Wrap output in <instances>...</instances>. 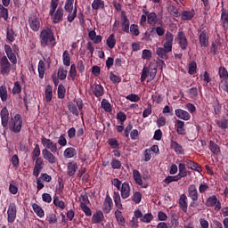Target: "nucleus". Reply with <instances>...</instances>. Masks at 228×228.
Segmentation results:
<instances>
[{"mask_svg": "<svg viewBox=\"0 0 228 228\" xmlns=\"http://www.w3.org/2000/svg\"><path fill=\"white\" fill-rule=\"evenodd\" d=\"M41 47H47L50 45L51 49L56 45V37H54V32L50 28H45L39 35Z\"/></svg>", "mask_w": 228, "mask_h": 228, "instance_id": "nucleus-1", "label": "nucleus"}, {"mask_svg": "<svg viewBox=\"0 0 228 228\" xmlns=\"http://www.w3.org/2000/svg\"><path fill=\"white\" fill-rule=\"evenodd\" d=\"M156 74H158V65L155 63H151L149 67L144 66L141 74V83H143L148 77V83L151 81H154V77H156Z\"/></svg>", "mask_w": 228, "mask_h": 228, "instance_id": "nucleus-2", "label": "nucleus"}, {"mask_svg": "<svg viewBox=\"0 0 228 228\" xmlns=\"http://www.w3.org/2000/svg\"><path fill=\"white\" fill-rule=\"evenodd\" d=\"M9 129L12 133H19L22 129V116L20 114H16L14 118L9 122Z\"/></svg>", "mask_w": 228, "mask_h": 228, "instance_id": "nucleus-3", "label": "nucleus"}, {"mask_svg": "<svg viewBox=\"0 0 228 228\" xmlns=\"http://www.w3.org/2000/svg\"><path fill=\"white\" fill-rule=\"evenodd\" d=\"M12 70V63L8 61V57L4 55L0 58V74L2 76H9Z\"/></svg>", "mask_w": 228, "mask_h": 228, "instance_id": "nucleus-4", "label": "nucleus"}, {"mask_svg": "<svg viewBox=\"0 0 228 228\" xmlns=\"http://www.w3.org/2000/svg\"><path fill=\"white\" fill-rule=\"evenodd\" d=\"M28 25L30 29H32V31H35L37 33V31L40 30V26H42V20H40V18H38L35 14H29Z\"/></svg>", "mask_w": 228, "mask_h": 228, "instance_id": "nucleus-5", "label": "nucleus"}, {"mask_svg": "<svg viewBox=\"0 0 228 228\" xmlns=\"http://www.w3.org/2000/svg\"><path fill=\"white\" fill-rule=\"evenodd\" d=\"M15 220H17V205L10 203L7 209V222L8 224H13Z\"/></svg>", "mask_w": 228, "mask_h": 228, "instance_id": "nucleus-6", "label": "nucleus"}, {"mask_svg": "<svg viewBox=\"0 0 228 228\" xmlns=\"http://www.w3.org/2000/svg\"><path fill=\"white\" fill-rule=\"evenodd\" d=\"M41 143L43 146H45V149L51 151V152H53V154L58 152V144L51 141V139H47L45 136H42Z\"/></svg>", "mask_w": 228, "mask_h": 228, "instance_id": "nucleus-7", "label": "nucleus"}, {"mask_svg": "<svg viewBox=\"0 0 228 228\" xmlns=\"http://www.w3.org/2000/svg\"><path fill=\"white\" fill-rule=\"evenodd\" d=\"M207 208H215V211H220L222 209V203L216 198V195L208 197L206 200Z\"/></svg>", "mask_w": 228, "mask_h": 228, "instance_id": "nucleus-8", "label": "nucleus"}, {"mask_svg": "<svg viewBox=\"0 0 228 228\" xmlns=\"http://www.w3.org/2000/svg\"><path fill=\"white\" fill-rule=\"evenodd\" d=\"M175 40L182 51H186V49H188V38H186V34H184V32L179 31L176 35Z\"/></svg>", "mask_w": 228, "mask_h": 228, "instance_id": "nucleus-9", "label": "nucleus"}, {"mask_svg": "<svg viewBox=\"0 0 228 228\" xmlns=\"http://www.w3.org/2000/svg\"><path fill=\"white\" fill-rule=\"evenodd\" d=\"M118 191H120V195L123 200H126V199H129V197H131V186L129 185V183L124 182Z\"/></svg>", "mask_w": 228, "mask_h": 228, "instance_id": "nucleus-10", "label": "nucleus"}, {"mask_svg": "<svg viewBox=\"0 0 228 228\" xmlns=\"http://www.w3.org/2000/svg\"><path fill=\"white\" fill-rule=\"evenodd\" d=\"M142 13H145L147 15V23L149 26H156L158 22H159V18H158V14L156 12H149V11H142Z\"/></svg>", "mask_w": 228, "mask_h": 228, "instance_id": "nucleus-11", "label": "nucleus"}, {"mask_svg": "<svg viewBox=\"0 0 228 228\" xmlns=\"http://www.w3.org/2000/svg\"><path fill=\"white\" fill-rule=\"evenodd\" d=\"M111 209H113V200L110 194H106L102 207L103 213H105V215H110Z\"/></svg>", "mask_w": 228, "mask_h": 228, "instance_id": "nucleus-12", "label": "nucleus"}, {"mask_svg": "<svg viewBox=\"0 0 228 228\" xmlns=\"http://www.w3.org/2000/svg\"><path fill=\"white\" fill-rule=\"evenodd\" d=\"M42 170H44V159H42V157H39L36 159V163L33 169L34 177H38Z\"/></svg>", "mask_w": 228, "mask_h": 228, "instance_id": "nucleus-13", "label": "nucleus"}, {"mask_svg": "<svg viewBox=\"0 0 228 228\" xmlns=\"http://www.w3.org/2000/svg\"><path fill=\"white\" fill-rule=\"evenodd\" d=\"M64 11L61 6L58 7L52 17L53 24H60L63 20Z\"/></svg>", "mask_w": 228, "mask_h": 228, "instance_id": "nucleus-14", "label": "nucleus"}, {"mask_svg": "<svg viewBox=\"0 0 228 228\" xmlns=\"http://www.w3.org/2000/svg\"><path fill=\"white\" fill-rule=\"evenodd\" d=\"M42 154H43L44 159L48 161V163H50V165H55L56 157L54 156V152H53L47 149H44V150H42Z\"/></svg>", "mask_w": 228, "mask_h": 228, "instance_id": "nucleus-15", "label": "nucleus"}, {"mask_svg": "<svg viewBox=\"0 0 228 228\" xmlns=\"http://www.w3.org/2000/svg\"><path fill=\"white\" fill-rule=\"evenodd\" d=\"M129 26H130L129 18H127V15L126 14V11H122L121 12L122 31H124V33H129Z\"/></svg>", "mask_w": 228, "mask_h": 228, "instance_id": "nucleus-16", "label": "nucleus"}, {"mask_svg": "<svg viewBox=\"0 0 228 228\" xmlns=\"http://www.w3.org/2000/svg\"><path fill=\"white\" fill-rule=\"evenodd\" d=\"M199 40L200 47H208V45H209V33H208V31L200 33Z\"/></svg>", "mask_w": 228, "mask_h": 228, "instance_id": "nucleus-17", "label": "nucleus"}, {"mask_svg": "<svg viewBox=\"0 0 228 228\" xmlns=\"http://www.w3.org/2000/svg\"><path fill=\"white\" fill-rule=\"evenodd\" d=\"M77 162L75 161H69L67 165V175L69 177H73V175H76V172H77Z\"/></svg>", "mask_w": 228, "mask_h": 228, "instance_id": "nucleus-18", "label": "nucleus"}, {"mask_svg": "<svg viewBox=\"0 0 228 228\" xmlns=\"http://www.w3.org/2000/svg\"><path fill=\"white\" fill-rule=\"evenodd\" d=\"M188 197L191 200H199V191H197V186H195V184H191L188 187Z\"/></svg>", "mask_w": 228, "mask_h": 228, "instance_id": "nucleus-19", "label": "nucleus"}, {"mask_svg": "<svg viewBox=\"0 0 228 228\" xmlns=\"http://www.w3.org/2000/svg\"><path fill=\"white\" fill-rule=\"evenodd\" d=\"M103 222H104V214L101 210L96 211L93 215L92 223L93 224H102V225H104V224H102Z\"/></svg>", "mask_w": 228, "mask_h": 228, "instance_id": "nucleus-20", "label": "nucleus"}, {"mask_svg": "<svg viewBox=\"0 0 228 228\" xmlns=\"http://www.w3.org/2000/svg\"><path fill=\"white\" fill-rule=\"evenodd\" d=\"M175 115L177 117V118H180L181 120H190V118H191V116L188 111L181 109L175 110Z\"/></svg>", "mask_w": 228, "mask_h": 228, "instance_id": "nucleus-21", "label": "nucleus"}, {"mask_svg": "<svg viewBox=\"0 0 228 228\" xmlns=\"http://www.w3.org/2000/svg\"><path fill=\"white\" fill-rule=\"evenodd\" d=\"M170 147L175 151V154H184V148H183V145L179 144L176 141H174V139L170 140Z\"/></svg>", "mask_w": 228, "mask_h": 228, "instance_id": "nucleus-22", "label": "nucleus"}, {"mask_svg": "<svg viewBox=\"0 0 228 228\" xmlns=\"http://www.w3.org/2000/svg\"><path fill=\"white\" fill-rule=\"evenodd\" d=\"M94 95L96 97H102L104 95V87L99 84H94L91 86Z\"/></svg>", "mask_w": 228, "mask_h": 228, "instance_id": "nucleus-23", "label": "nucleus"}, {"mask_svg": "<svg viewBox=\"0 0 228 228\" xmlns=\"http://www.w3.org/2000/svg\"><path fill=\"white\" fill-rule=\"evenodd\" d=\"M183 165H185V167H187V168H190L191 170H195L196 172H202V167L192 160H183Z\"/></svg>", "mask_w": 228, "mask_h": 228, "instance_id": "nucleus-24", "label": "nucleus"}, {"mask_svg": "<svg viewBox=\"0 0 228 228\" xmlns=\"http://www.w3.org/2000/svg\"><path fill=\"white\" fill-rule=\"evenodd\" d=\"M112 198L115 207L120 210L124 209V207L122 206V199L120 198V192L114 191Z\"/></svg>", "mask_w": 228, "mask_h": 228, "instance_id": "nucleus-25", "label": "nucleus"}, {"mask_svg": "<svg viewBox=\"0 0 228 228\" xmlns=\"http://www.w3.org/2000/svg\"><path fill=\"white\" fill-rule=\"evenodd\" d=\"M175 126L176 127L177 134H180L182 136H184V134H186V129H184V121L177 119Z\"/></svg>", "mask_w": 228, "mask_h": 228, "instance_id": "nucleus-26", "label": "nucleus"}, {"mask_svg": "<svg viewBox=\"0 0 228 228\" xmlns=\"http://www.w3.org/2000/svg\"><path fill=\"white\" fill-rule=\"evenodd\" d=\"M179 208L183 211V213H186L188 211V197L185 196V194H183L180 197L179 200Z\"/></svg>", "mask_w": 228, "mask_h": 228, "instance_id": "nucleus-27", "label": "nucleus"}, {"mask_svg": "<svg viewBox=\"0 0 228 228\" xmlns=\"http://www.w3.org/2000/svg\"><path fill=\"white\" fill-rule=\"evenodd\" d=\"M133 178L134 181L138 184V186H142V188H145L143 186V180L142 179V174L137 169L133 170Z\"/></svg>", "mask_w": 228, "mask_h": 228, "instance_id": "nucleus-28", "label": "nucleus"}, {"mask_svg": "<svg viewBox=\"0 0 228 228\" xmlns=\"http://www.w3.org/2000/svg\"><path fill=\"white\" fill-rule=\"evenodd\" d=\"M37 72L39 79H44V76H45V62H44L42 60L38 62Z\"/></svg>", "mask_w": 228, "mask_h": 228, "instance_id": "nucleus-29", "label": "nucleus"}, {"mask_svg": "<svg viewBox=\"0 0 228 228\" xmlns=\"http://www.w3.org/2000/svg\"><path fill=\"white\" fill-rule=\"evenodd\" d=\"M178 176L183 179L184 177H188V170H186V164L184 163H180L178 165Z\"/></svg>", "mask_w": 228, "mask_h": 228, "instance_id": "nucleus-30", "label": "nucleus"}, {"mask_svg": "<svg viewBox=\"0 0 228 228\" xmlns=\"http://www.w3.org/2000/svg\"><path fill=\"white\" fill-rule=\"evenodd\" d=\"M32 209L34 213H36V215L39 216V218H44V216H45V212H44V209L41 208V207L37 203H34L32 205Z\"/></svg>", "mask_w": 228, "mask_h": 228, "instance_id": "nucleus-31", "label": "nucleus"}, {"mask_svg": "<svg viewBox=\"0 0 228 228\" xmlns=\"http://www.w3.org/2000/svg\"><path fill=\"white\" fill-rule=\"evenodd\" d=\"M77 151H76L75 148L69 147L64 151L63 156L64 158L70 159V158H74V156H77Z\"/></svg>", "mask_w": 228, "mask_h": 228, "instance_id": "nucleus-32", "label": "nucleus"}, {"mask_svg": "<svg viewBox=\"0 0 228 228\" xmlns=\"http://www.w3.org/2000/svg\"><path fill=\"white\" fill-rule=\"evenodd\" d=\"M156 54L159 56V58H161V60H168V52L164 50L163 47H158L156 50Z\"/></svg>", "mask_w": 228, "mask_h": 228, "instance_id": "nucleus-33", "label": "nucleus"}, {"mask_svg": "<svg viewBox=\"0 0 228 228\" xmlns=\"http://www.w3.org/2000/svg\"><path fill=\"white\" fill-rule=\"evenodd\" d=\"M195 17V11H183L182 12V20H191Z\"/></svg>", "mask_w": 228, "mask_h": 228, "instance_id": "nucleus-34", "label": "nucleus"}, {"mask_svg": "<svg viewBox=\"0 0 228 228\" xmlns=\"http://www.w3.org/2000/svg\"><path fill=\"white\" fill-rule=\"evenodd\" d=\"M109 49H113L117 45V39H115V34H110L106 41Z\"/></svg>", "mask_w": 228, "mask_h": 228, "instance_id": "nucleus-35", "label": "nucleus"}, {"mask_svg": "<svg viewBox=\"0 0 228 228\" xmlns=\"http://www.w3.org/2000/svg\"><path fill=\"white\" fill-rule=\"evenodd\" d=\"M45 102H51L53 101V86H46L45 91Z\"/></svg>", "mask_w": 228, "mask_h": 228, "instance_id": "nucleus-36", "label": "nucleus"}, {"mask_svg": "<svg viewBox=\"0 0 228 228\" xmlns=\"http://www.w3.org/2000/svg\"><path fill=\"white\" fill-rule=\"evenodd\" d=\"M0 98L2 102H6V101H8V90L5 86H0Z\"/></svg>", "mask_w": 228, "mask_h": 228, "instance_id": "nucleus-37", "label": "nucleus"}, {"mask_svg": "<svg viewBox=\"0 0 228 228\" xmlns=\"http://www.w3.org/2000/svg\"><path fill=\"white\" fill-rule=\"evenodd\" d=\"M93 10H104V1L103 0H94L92 3Z\"/></svg>", "mask_w": 228, "mask_h": 228, "instance_id": "nucleus-38", "label": "nucleus"}, {"mask_svg": "<svg viewBox=\"0 0 228 228\" xmlns=\"http://www.w3.org/2000/svg\"><path fill=\"white\" fill-rule=\"evenodd\" d=\"M115 216H116L118 224L119 225H122V227H124V225L126 224V219L124 218V216H122V211L116 210Z\"/></svg>", "mask_w": 228, "mask_h": 228, "instance_id": "nucleus-39", "label": "nucleus"}, {"mask_svg": "<svg viewBox=\"0 0 228 228\" xmlns=\"http://www.w3.org/2000/svg\"><path fill=\"white\" fill-rule=\"evenodd\" d=\"M216 124L218 126L220 129H223L225 131V129H228V119L223 118V119H216Z\"/></svg>", "mask_w": 228, "mask_h": 228, "instance_id": "nucleus-40", "label": "nucleus"}, {"mask_svg": "<svg viewBox=\"0 0 228 228\" xmlns=\"http://www.w3.org/2000/svg\"><path fill=\"white\" fill-rule=\"evenodd\" d=\"M17 37V34L12 28H7L6 30V38L8 42H15V38Z\"/></svg>", "mask_w": 228, "mask_h": 228, "instance_id": "nucleus-41", "label": "nucleus"}, {"mask_svg": "<svg viewBox=\"0 0 228 228\" xmlns=\"http://www.w3.org/2000/svg\"><path fill=\"white\" fill-rule=\"evenodd\" d=\"M62 61L63 65L66 67H70V53H69V51H64L62 53Z\"/></svg>", "mask_w": 228, "mask_h": 228, "instance_id": "nucleus-42", "label": "nucleus"}, {"mask_svg": "<svg viewBox=\"0 0 228 228\" xmlns=\"http://www.w3.org/2000/svg\"><path fill=\"white\" fill-rule=\"evenodd\" d=\"M102 108L107 113H111V111H112L111 103H110V102L106 99H103L102 101Z\"/></svg>", "mask_w": 228, "mask_h": 228, "instance_id": "nucleus-43", "label": "nucleus"}, {"mask_svg": "<svg viewBox=\"0 0 228 228\" xmlns=\"http://www.w3.org/2000/svg\"><path fill=\"white\" fill-rule=\"evenodd\" d=\"M181 179L178 175L174 176L168 175L164 179L163 183H165V184H170V183H177V181H181Z\"/></svg>", "mask_w": 228, "mask_h": 228, "instance_id": "nucleus-44", "label": "nucleus"}, {"mask_svg": "<svg viewBox=\"0 0 228 228\" xmlns=\"http://www.w3.org/2000/svg\"><path fill=\"white\" fill-rule=\"evenodd\" d=\"M69 111L72 113V115H75V117H79V110H77V106L73 103L69 102L68 105Z\"/></svg>", "mask_w": 228, "mask_h": 228, "instance_id": "nucleus-45", "label": "nucleus"}, {"mask_svg": "<svg viewBox=\"0 0 228 228\" xmlns=\"http://www.w3.org/2000/svg\"><path fill=\"white\" fill-rule=\"evenodd\" d=\"M34 150L32 151V159L35 161V159H37V158H40V145L38 143L34 144Z\"/></svg>", "mask_w": 228, "mask_h": 228, "instance_id": "nucleus-46", "label": "nucleus"}, {"mask_svg": "<svg viewBox=\"0 0 228 228\" xmlns=\"http://www.w3.org/2000/svg\"><path fill=\"white\" fill-rule=\"evenodd\" d=\"M67 93V89L61 84L58 86L57 95L59 99H65V94Z\"/></svg>", "mask_w": 228, "mask_h": 228, "instance_id": "nucleus-47", "label": "nucleus"}, {"mask_svg": "<svg viewBox=\"0 0 228 228\" xmlns=\"http://www.w3.org/2000/svg\"><path fill=\"white\" fill-rule=\"evenodd\" d=\"M68 22H74V20L77 17V7L75 6L73 11L68 12Z\"/></svg>", "mask_w": 228, "mask_h": 228, "instance_id": "nucleus-48", "label": "nucleus"}, {"mask_svg": "<svg viewBox=\"0 0 228 228\" xmlns=\"http://www.w3.org/2000/svg\"><path fill=\"white\" fill-rule=\"evenodd\" d=\"M218 75L220 79L226 80L228 79V71L225 67H220L218 69Z\"/></svg>", "mask_w": 228, "mask_h": 228, "instance_id": "nucleus-49", "label": "nucleus"}, {"mask_svg": "<svg viewBox=\"0 0 228 228\" xmlns=\"http://www.w3.org/2000/svg\"><path fill=\"white\" fill-rule=\"evenodd\" d=\"M154 220V216H152L151 213L145 214L142 216V217L140 219L141 222L143 224H151Z\"/></svg>", "mask_w": 228, "mask_h": 228, "instance_id": "nucleus-50", "label": "nucleus"}, {"mask_svg": "<svg viewBox=\"0 0 228 228\" xmlns=\"http://www.w3.org/2000/svg\"><path fill=\"white\" fill-rule=\"evenodd\" d=\"M209 150L213 154H218L220 152V147L214 141H209Z\"/></svg>", "mask_w": 228, "mask_h": 228, "instance_id": "nucleus-51", "label": "nucleus"}, {"mask_svg": "<svg viewBox=\"0 0 228 228\" xmlns=\"http://www.w3.org/2000/svg\"><path fill=\"white\" fill-rule=\"evenodd\" d=\"M67 74H68L67 69L61 67L59 68L57 76L59 79H61V81H64V79H67Z\"/></svg>", "mask_w": 228, "mask_h": 228, "instance_id": "nucleus-52", "label": "nucleus"}, {"mask_svg": "<svg viewBox=\"0 0 228 228\" xmlns=\"http://www.w3.org/2000/svg\"><path fill=\"white\" fill-rule=\"evenodd\" d=\"M131 200H133V202H134V204H140V202H142V192H134L133 196L131 197Z\"/></svg>", "mask_w": 228, "mask_h": 228, "instance_id": "nucleus-53", "label": "nucleus"}, {"mask_svg": "<svg viewBox=\"0 0 228 228\" xmlns=\"http://www.w3.org/2000/svg\"><path fill=\"white\" fill-rule=\"evenodd\" d=\"M0 17L4 19V20H8V10L4 7V5L0 4Z\"/></svg>", "mask_w": 228, "mask_h": 228, "instance_id": "nucleus-54", "label": "nucleus"}, {"mask_svg": "<svg viewBox=\"0 0 228 228\" xmlns=\"http://www.w3.org/2000/svg\"><path fill=\"white\" fill-rule=\"evenodd\" d=\"M80 208H81L82 211H84L86 216H92V209H90L88 208V206H86V203L81 202Z\"/></svg>", "mask_w": 228, "mask_h": 228, "instance_id": "nucleus-55", "label": "nucleus"}, {"mask_svg": "<svg viewBox=\"0 0 228 228\" xmlns=\"http://www.w3.org/2000/svg\"><path fill=\"white\" fill-rule=\"evenodd\" d=\"M20 92H22V86H20V83L19 81H16L12 87V94L17 95L20 94Z\"/></svg>", "mask_w": 228, "mask_h": 228, "instance_id": "nucleus-56", "label": "nucleus"}, {"mask_svg": "<svg viewBox=\"0 0 228 228\" xmlns=\"http://www.w3.org/2000/svg\"><path fill=\"white\" fill-rule=\"evenodd\" d=\"M110 166L113 170H120V168H122V162H120L118 159H113L110 162Z\"/></svg>", "mask_w": 228, "mask_h": 228, "instance_id": "nucleus-57", "label": "nucleus"}, {"mask_svg": "<svg viewBox=\"0 0 228 228\" xmlns=\"http://www.w3.org/2000/svg\"><path fill=\"white\" fill-rule=\"evenodd\" d=\"M65 12H73L74 10V0H66L64 5Z\"/></svg>", "mask_w": 228, "mask_h": 228, "instance_id": "nucleus-58", "label": "nucleus"}, {"mask_svg": "<svg viewBox=\"0 0 228 228\" xmlns=\"http://www.w3.org/2000/svg\"><path fill=\"white\" fill-rule=\"evenodd\" d=\"M117 120L121 126H124V121L127 120V116L123 111H120L117 114Z\"/></svg>", "mask_w": 228, "mask_h": 228, "instance_id": "nucleus-59", "label": "nucleus"}, {"mask_svg": "<svg viewBox=\"0 0 228 228\" xmlns=\"http://www.w3.org/2000/svg\"><path fill=\"white\" fill-rule=\"evenodd\" d=\"M221 20L223 23V28H228V12H223L221 13Z\"/></svg>", "mask_w": 228, "mask_h": 228, "instance_id": "nucleus-60", "label": "nucleus"}, {"mask_svg": "<svg viewBox=\"0 0 228 228\" xmlns=\"http://www.w3.org/2000/svg\"><path fill=\"white\" fill-rule=\"evenodd\" d=\"M108 143L111 149H120V144H118V141L116 138L109 139Z\"/></svg>", "mask_w": 228, "mask_h": 228, "instance_id": "nucleus-61", "label": "nucleus"}, {"mask_svg": "<svg viewBox=\"0 0 228 228\" xmlns=\"http://www.w3.org/2000/svg\"><path fill=\"white\" fill-rule=\"evenodd\" d=\"M130 33L133 37H138L140 35V28H138V25L132 24L130 26Z\"/></svg>", "mask_w": 228, "mask_h": 228, "instance_id": "nucleus-62", "label": "nucleus"}, {"mask_svg": "<svg viewBox=\"0 0 228 228\" xmlns=\"http://www.w3.org/2000/svg\"><path fill=\"white\" fill-rule=\"evenodd\" d=\"M189 74H191V76H193V74H197V62H195V61H192L190 64H189Z\"/></svg>", "mask_w": 228, "mask_h": 228, "instance_id": "nucleus-63", "label": "nucleus"}, {"mask_svg": "<svg viewBox=\"0 0 228 228\" xmlns=\"http://www.w3.org/2000/svg\"><path fill=\"white\" fill-rule=\"evenodd\" d=\"M53 204L56 208H60V209H65V202L60 200V198H54Z\"/></svg>", "mask_w": 228, "mask_h": 228, "instance_id": "nucleus-64", "label": "nucleus"}]
</instances>
